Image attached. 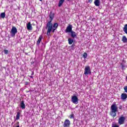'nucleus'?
<instances>
[{
	"mask_svg": "<svg viewBox=\"0 0 127 127\" xmlns=\"http://www.w3.org/2000/svg\"><path fill=\"white\" fill-rule=\"evenodd\" d=\"M46 28H48L47 35H48V36H49V35H50L51 31L52 32H53V33H54L56 29L58 28V23H55L53 24H52V23H51V21H49L47 24Z\"/></svg>",
	"mask_w": 127,
	"mask_h": 127,
	"instance_id": "obj_1",
	"label": "nucleus"
},
{
	"mask_svg": "<svg viewBox=\"0 0 127 127\" xmlns=\"http://www.w3.org/2000/svg\"><path fill=\"white\" fill-rule=\"evenodd\" d=\"M118 106L117 104H114L111 106L110 115L113 118H116L117 117V112H118Z\"/></svg>",
	"mask_w": 127,
	"mask_h": 127,
	"instance_id": "obj_2",
	"label": "nucleus"
},
{
	"mask_svg": "<svg viewBox=\"0 0 127 127\" xmlns=\"http://www.w3.org/2000/svg\"><path fill=\"white\" fill-rule=\"evenodd\" d=\"M10 33L11 37H14L15 36V34L17 33V29L16 27L13 26L11 29Z\"/></svg>",
	"mask_w": 127,
	"mask_h": 127,
	"instance_id": "obj_3",
	"label": "nucleus"
},
{
	"mask_svg": "<svg viewBox=\"0 0 127 127\" xmlns=\"http://www.w3.org/2000/svg\"><path fill=\"white\" fill-rule=\"evenodd\" d=\"M125 122H126V117H124V115H122L118 119V124L121 126L124 125Z\"/></svg>",
	"mask_w": 127,
	"mask_h": 127,
	"instance_id": "obj_4",
	"label": "nucleus"
},
{
	"mask_svg": "<svg viewBox=\"0 0 127 127\" xmlns=\"http://www.w3.org/2000/svg\"><path fill=\"white\" fill-rule=\"evenodd\" d=\"M92 73V71H91V68L90 66H85V69H84V74L85 75H91Z\"/></svg>",
	"mask_w": 127,
	"mask_h": 127,
	"instance_id": "obj_5",
	"label": "nucleus"
},
{
	"mask_svg": "<svg viewBox=\"0 0 127 127\" xmlns=\"http://www.w3.org/2000/svg\"><path fill=\"white\" fill-rule=\"evenodd\" d=\"M71 102L73 103V104H75L77 105L79 102V99L76 96H72L71 97Z\"/></svg>",
	"mask_w": 127,
	"mask_h": 127,
	"instance_id": "obj_6",
	"label": "nucleus"
},
{
	"mask_svg": "<svg viewBox=\"0 0 127 127\" xmlns=\"http://www.w3.org/2000/svg\"><path fill=\"white\" fill-rule=\"evenodd\" d=\"M72 28H73V26H72V25H68L66 29L65 30V33H70V32H71L72 31Z\"/></svg>",
	"mask_w": 127,
	"mask_h": 127,
	"instance_id": "obj_7",
	"label": "nucleus"
},
{
	"mask_svg": "<svg viewBox=\"0 0 127 127\" xmlns=\"http://www.w3.org/2000/svg\"><path fill=\"white\" fill-rule=\"evenodd\" d=\"M71 125V123H70V121L69 120L66 119L64 121L63 125L64 127H70V125Z\"/></svg>",
	"mask_w": 127,
	"mask_h": 127,
	"instance_id": "obj_8",
	"label": "nucleus"
},
{
	"mask_svg": "<svg viewBox=\"0 0 127 127\" xmlns=\"http://www.w3.org/2000/svg\"><path fill=\"white\" fill-rule=\"evenodd\" d=\"M70 36L72 38H76L77 37V33L73 31L70 32Z\"/></svg>",
	"mask_w": 127,
	"mask_h": 127,
	"instance_id": "obj_9",
	"label": "nucleus"
},
{
	"mask_svg": "<svg viewBox=\"0 0 127 127\" xmlns=\"http://www.w3.org/2000/svg\"><path fill=\"white\" fill-rule=\"evenodd\" d=\"M121 100H127V93H122L121 94Z\"/></svg>",
	"mask_w": 127,
	"mask_h": 127,
	"instance_id": "obj_10",
	"label": "nucleus"
},
{
	"mask_svg": "<svg viewBox=\"0 0 127 127\" xmlns=\"http://www.w3.org/2000/svg\"><path fill=\"white\" fill-rule=\"evenodd\" d=\"M42 39H43V37L42 36V35L40 36V37L37 42V45H39V44H40V42H41V40H42Z\"/></svg>",
	"mask_w": 127,
	"mask_h": 127,
	"instance_id": "obj_11",
	"label": "nucleus"
},
{
	"mask_svg": "<svg viewBox=\"0 0 127 127\" xmlns=\"http://www.w3.org/2000/svg\"><path fill=\"white\" fill-rule=\"evenodd\" d=\"M20 107L22 110L25 109V104H24V101H22L20 103Z\"/></svg>",
	"mask_w": 127,
	"mask_h": 127,
	"instance_id": "obj_12",
	"label": "nucleus"
},
{
	"mask_svg": "<svg viewBox=\"0 0 127 127\" xmlns=\"http://www.w3.org/2000/svg\"><path fill=\"white\" fill-rule=\"evenodd\" d=\"M55 14L53 13H50V19L51 22H52V20H53V18H54Z\"/></svg>",
	"mask_w": 127,
	"mask_h": 127,
	"instance_id": "obj_13",
	"label": "nucleus"
},
{
	"mask_svg": "<svg viewBox=\"0 0 127 127\" xmlns=\"http://www.w3.org/2000/svg\"><path fill=\"white\" fill-rule=\"evenodd\" d=\"M27 28L28 30H31V29H32V26H31V24H30V22H28L27 24Z\"/></svg>",
	"mask_w": 127,
	"mask_h": 127,
	"instance_id": "obj_14",
	"label": "nucleus"
},
{
	"mask_svg": "<svg viewBox=\"0 0 127 127\" xmlns=\"http://www.w3.org/2000/svg\"><path fill=\"white\" fill-rule=\"evenodd\" d=\"M21 114V112L20 111H19L17 113V115L16 116V120L17 121L19 120L20 118V115Z\"/></svg>",
	"mask_w": 127,
	"mask_h": 127,
	"instance_id": "obj_15",
	"label": "nucleus"
},
{
	"mask_svg": "<svg viewBox=\"0 0 127 127\" xmlns=\"http://www.w3.org/2000/svg\"><path fill=\"white\" fill-rule=\"evenodd\" d=\"M94 4L96 6H100V0H95Z\"/></svg>",
	"mask_w": 127,
	"mask_h": 127,
	"instance_id": "obj_16",
	"label": "nucleus"
},
{
	"mask_svg": "<svg viewBox=\"0 0 127 127\" xmlns=\"http://www.w3.org/2000/svg\"><path fill=\"white\" fill-rule=\"evenodd\" d=\"M64 1H65V0H60L58 4L59 7H61V6H62V4H63Z\"/></svg>",
	"mask_w": 127,
	"mask_h": 127,
	"instance_id": "obj_17",
	"label": "nucleus"
},
{
	"mask_svg": "<svg viewBox=\"0 0 127 127\" xmlns=\"http://www.w3.org/2000/svg\"><path fill=\"white\" fill-rule=\"evenodd\" d=\"M122 41H123V42L124 43H127V37H126V36H123Z\"/></svg>",
	"mask_w": 127,
	"mask_h": 127,
	"instance_id": "obj_18",
	"label": "nucleus"
},
{
	"mask_svg": "<svg viewBox=\"0 0 127 127\" xmlns=\"http://www.w3.org/2000/svg\"><path fill=\"white\" fill-rule=\"evenodd\" d=\"M68 44L71 45V44H73V42H74V39L72 38H68Z\"/></svg>",
	"mask_w": 127,
	"mask_h": 127,
	"instance_id": "obj_19",
	"label": "nucleus"
},
{
	"mask_svg": "<svg viewBox=\"0 0 127 127\" xmlns=\"http://www.w3.org/2000/svg\"><path fill=\"white\" fill-rule=\"evenodd\" d=\"M5 17V12H2L0 13V18H4Z\"/></svg>",
	"mask_w": 127,
	"mask_h": 127,
	"instance_id": "obj_20",
	"label": "nucleus"
},
{
	"mask_svg": "<svg viewBox=\"0 0 127 127\" xmlns=\"http://www.w3.org/2000/svg\"><path fill=\"white\" fill-rule=\"evenodd\" d=\"M123 31L126 34H127V24L125 25L123 28Z\"/></svg>",
	"mask_w": 127,
	"mask_h": 127,
	"instance_id": "obj_21",
	"label": "nucleus"
},
{
	"mask_svg": "<svg viewBox=\"0 0 127 127\" xmlns=\"http://www.w3.org/2000/svg\"><path fill=\"white\" fill-rule=\"evenodd\" d=\"M87 56H88V55L86 53H84L83 55V58H84V59H86Z\"/></svg>",
	"mask_w": 127,
	"mask_h": 127,
	"instance_id": "obj_22",
	"label": "nucleus"
},
{
	"mask_svg": "<svg viewBox=\"0 0 127 127\" xmlns=\"http://www.w3.org/2000/svg\"><path fill=\"white\" fill-rule=\"evenodd\" d=\"M4 54H8V50H4Z\"/></svg>",
	"mask_w": 127,
	"mask_h": 127,
	"instance_id": "obj_23",
	"label": "nucleus"
},
{
	"mask_svg": "<svg viewBox=\"0 0 127 127\" xmlns=\"http://www.w3.org/2000/svg\"><path fill=\"white\" fill-rule=\"evenodd\" d=\"M70 119H74V114H71L69 116Z\"/></svg>",
	"mask_w": 127,
	"mask_h": 127,
	"instance_id": "obj_24",
	"label": "nucleus"
},
{
	"mask_svg": "<svg viewBox=\"0 0 127 127\" xmlns=\"http://www.w3.org/2000/svg\"><path fill=\"white\" fill-rule=\"evenodd\" d=\"M124 91L126 92V93H127V86H125L124 87Z\"/></svg>",
	"mask_w": 127,
	"mask_h": 127,
	"instance_id": "obj_25",
	"label": "nucleus"
},
{
	"mask_svg": "<svg viewBox=\"0 0 127 127\" xmlns=\"http://www.w3.org/2000/svg\"><path fill=\"white\" fill-rule=\"evenodd\" d=\"M88 2L89 3H92V2H93V0H88Z\"/></svg>",
	"mask_w": 127,
	"mask_h": 127,
	"instance_id": "obj_26",
	"label": "nucleus"
},
{
	"mask_svg": "<svg viewBox=\"0 0 127 127\" xmlns=\"http://www.w3.org/2000/svg\"><path fill=\"white\" fill-rule=\"evenodd\" d=\"M28 84H29V83L28 82H27V81L25 82V85H28Z\"/></svg>",
	"mask_w": 127,
	"mask_h": 127,
	"instance_id": "obj_27",
	"label": "nucleus"
},
{
	"mask_svg": "<svg viewBox=\"0 0 127 127\" xmlns=\"http://www.w3.org/2000/svg\"><path fill=\"white\" fill-rule=\"evenodd\" d=\"M112 127H120V126L118 125H114V126H113Z\"/></svg>",
	"mask_w": 127,
	"mask_h": 127,
	"instance_id": "obj_28",
	"label": "nucleus"
},
{
	"mask_svg": "<svg viewBox=\"0 0 127 127\" xmlns=\"http://www.w3.org/2000/svg\"><path fill=\"white\" fill-rule=\"evenodd\" d=\"M122 108H123V106H120V107H119L120 110H122Z\"/></svg>",
	"mask_w": 127,
	"mask_h": 127,
	"instance_id": "obj_29",
	"label": "nucleus"
},
{
	"mask_svg": "<svg viewBox=\"0 0 127 127\" xmlns=\"http://www.w3.org/2000/svg\"><path fill=\"white\" fill-rule=\"evenodd\" d=\"M74 46H75V44H73L71 46V47H74Z\"/></svg>",
	"mask_w": 127,
	"mask_h": 127,
	"instance_id": "obj_30",
	"label": "nucleus"
},
{
	"mask_svg": "<svg viewBox=\"0 0 127 127\" xmlns=\"http://www.w3.org/2000/svg\"><path fill=\"white\" fill-rule=\"evenodd\" d=\"M17 126H19V122H17Z\"/></svg>",
	"mask_w": 127,
	"mask_h": 127,
	"instance_id": "obj_31",
	"label": "nucleus"
},
{
	"mask_svg": "<svg viewBox=\"0 0 127 127\" xmlns=\"http://www.w3.org/2000/svg\"><path fill=\"white\" fill-rule=\"evenodd\" d=\"M32 75H34V72H32Z\"/></svg>",
	"mask_w": 127,
	"mask_h": 127,
	"instance_id": "obj_32",
	"label": "nucleus"
},
{
	"mask_svg": "<svg viewBox=\"0 0 127 127\" xmlns=\"http://www.w3.org/2000/svg\"><path fill=\"white\" fill-rule=\"evenodd\" d=\"M31 78H33V76H30Z\"/></svg>",
	"mask_w": 127,
	"mask_h": 127,
	"instance_id": "obj_33",
	"label": "nucleus"
},
{
	"mask_svg": "<svg viewBox=\"0 0 127 127\" xmlns=\"http://www.w3.org/2000/svg\"><path fill=\"white\" fill-rule=\"evenodd\" d=\"M40 0V1H42V0Z\"/></svg>",
	"mask_w": 127,
	"mask_h": 127,
	"instance_id": "obj_34",
	"label": "nucleus"
},
{
	"mask_svg": "<svg viewBox=\"0 0 127 127\" xmlns=\"http://www.w3.org/2000/svg\"><path fill=\"white\" fill-rule=\"evenodd\" d=\"M68 1H69V0H67Z\"/></svg>",
	"mask_w": 127,
	"mask_h": 127,
	"instance_id": "obj_35",
	"label": "nucleus"
}]
</instances>
